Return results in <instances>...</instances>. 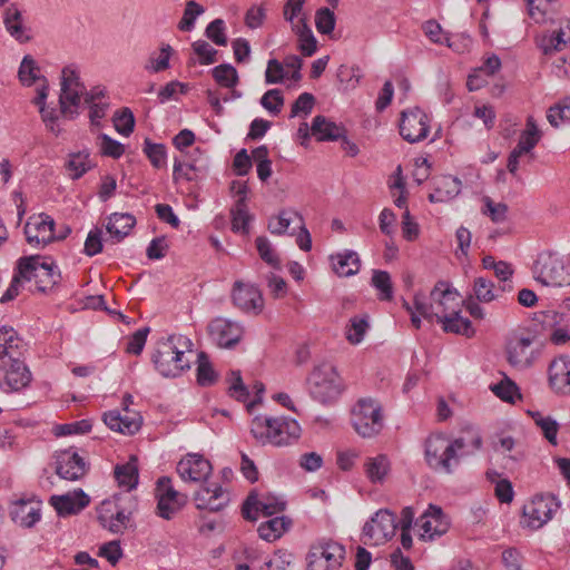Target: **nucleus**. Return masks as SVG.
<instances>
[{"label":"nucleus","mask_w":570,"mask_h":570,"mask_svg":"<svg viewBox=\"0 0 570 570\" xmlns=\"http://www.w3.org/2000/svg\"><path fill=\"white\" fill-rule=\"evenodd\" d=\"M115 129L122 136H129L135 128V117L132 111L125 107L116 111L114 116Z\"/></svg>","instance_id":"13d9d810"},{"label":"nucleus","mask_w":570,"mask_h":570,"mask_svg":"<svg viewBox=\"0 0 570 570\" xmlns=\"http://www.w3.org/2000/svg\"><path fill=\"white\" fill-rule=\"evenodd\" d=\"M335 14L328 8H321L315 14L316 29L322 35H330L335 28Z\"/></svg>","instance_id":"680f3d73"},{"label":"nucleus","mask_w":570,"mask_h":570,"mask_svg":"<svg viewBox=\"0 0 570 570\" xmlns=\"http://www.w3.org/2000/svg\"><path fill=\"white\" fill-rule=\"evenodd\" d=\"M3 24L8 33L19 43L31 40L30 29L23 24L22 12L12 3L3 12Z\"/></svg>","instance_id":"cd10ccee"},{"label":"nucleus","mask_w":570,"mask_h":570,"mask_svg":"<svg viewBox=\"0 0 570 570\" xmlns=\"http://www.w3.org/2000/svg\"><path fill=\"white\" fill-rule=\"evenodd\" d=\"M308 385L312 397L322 404L335 402L344 390L335 366L328 363L314 367L308 377Z\"/></svg>","instance_id":"20e7f679"},{"label":"nucleus","mask_w":570,"mask_h":570,"mask_svg":"<svg viewBox=\"0 0 570 570\" xmlns=\"http://www.w3.org/2000/svg\"><path fill=\"white\" fill-rule=\"evenodd\" d=\"M205 12L203 6L194 0L186 2L183 17L178 22V29L184 32H189L195 28L196 19Z\"/></svg>","instance_id":"de8ad7c7"},{"label":"nucleus","mask_w":570,"mask_h":570,"mask_svg":"<svg viewBox=\"0 0 570 570\" xmlns=\"http://www.w3.org/2000/svg\"><path fill=\"white\" fill-rule=\"evenodd\" d=\"M570 45V20L561 22L560 28L548 38H544L541 43V49L544 55H551L554 51H561L564 47Z\"/></svg>","instance_id":"473e14b6"},{"label":"nucleus","mask_w":570,"mask_h":570,"mask_svg":"<svg viewBox=\"0 0 570 570\" xmlns=\"http://www.w3.org/2000/svg\"><path fill=\"white\" fill-rule=\"evenodd\" d=\"M212 75L217 83L225 88H235L239 81L237 70L229 63L216 66Z\"/></svg>","instance_id":"09e8293b"},{"label":"nucleus","mask_w":570,"mask_h":570,"mask_svg":"<svg viewBox=\"0 0 570 570\" xmlns=\"http://www.w3.org/2000/svg\"><path fill=\"white\" fill-rule=\"evenodd\" d=\"M232 299L234 305L245 313L257 315L264 308L261 291L256 286L240 281L234 284Z\"/></svg>","instance_id":"f3484780"},{"label":"nucleus","mask_w":570,"mask_h":570,"mask_svg":"<svg viewBox=\"0 0 570 570\" xmlns=\"http://www.w3.org/2000/svg\"><path fill=\"white\" fill-rule=\"evenodd\" d=\"M212 464L203 455L188 453L177 464V472L185 481L200 482L207 480L212 473Z\"/></svg>","instance_id":"aec40b11"},{"label":"nucleus","mask_w":570,"mask_h":570,"mask_svg":"<svg viewBox=\"0 0 570 570\" xmlns=\"http://www.w3.org/2000/svg\"><path fill=\"white\" fill-rule=\"evenodd\" d=\"M121 497L114 495L112 501H104V510L98 520L100 524L112 533H121L130 522L131 511L122 508L118 502Z\"/></svg>","instance_id":"dca6fc26"},{"label":"nucleus","mask_w":570,"mask_h":570,"mask_svg":"<svg viewBox=\"0 0 570 570\" xmlns=\"http://www.w3.org/2000/svg\"><path fill=\"white\" fill-rule=\"evenodd\" d=\"M543 324L551 332L557 328L568 327L570 325V314L553 309L547 311L543 313Z\"/></svg>","instance_id":"774afa93"},{"label":"nucleus","mask_w":570,"mask_h":570,"mask_svg":"<svg viewBox=\"0 0 570 570\" xmlns=\"http://www.w3.org/2000/svg\"><path fill=\"white\" fill-rule=\"evenodd\" d=\"M207 169V164L184 163L176 158L174 161L173 178L175 181L181 179L187 181L197 180L206 174Z\"/></svg>","instance_id":"c9c22d12"},{"label":"nucleus","mask_w":570,"mask_h":570,"mask_svg":"<svg viewBox=\"0 0 570 570\" xmlns=\"http://www.w3.org/2000/svg\"><path fill=\"white\" fill-rule=\"evenodd\" d=\"M291 520L285 517H275L258 527L259 537L268 542H273L282 537L289 528Z\"/></svg>","instance_id":"4c0bfd02"},{"label":"nucleus","mask_w":570,"mask_h":570,"mask_svg":"<svg viewBox=\"0 0 570 570\" xmlns=\"http://www.w3.org/2000/svg\"><path fill=\"white\" fill-rule=\"evenodd\" d=\"M208 334L219 347L230 348L240 341L243 328L236 322L216 317L208 324Z\"/></svg>","instance_id":"a211bd4d"},{"label":"nucleus","mask_w":570,"mask_h":570,"mask_svg":"<svg viewBox=\"0 0 570 570\" xmlns=\"http://www.w3.org/2000/svg\"><path fill=\"white\" fill-rule=\"evenodd\" d=\"M372 285L380 292L381 301H390L393 297V287L391 276L385 271H374L372 276Z\"/></svg>","instance_id":"864d4df0"},{"label":"nucleus","mask_w":570,"mask_h":570,"mask_svg":"<svg viewBox=\"0 0 570 570\" xmlns=\"http://www.w3.org/2000/svg\"><path fill=\"white\" fill-rule=\"evenodd\" d=\"M461 181L458 178L444 177L434 193L430 194L429 199L432 203L444 202L453 198L460 193Z\"/></svg>","instance_id":"37998d69"},{"label":"nucleus","mask_w":570,"mask_h":570,"mask_svg":"<svg viewBox=\"0 0 570 570\" xmlns=\"http://www.w3.org/2000/svg\"><path fill=\"white\" fill-rule=\"evenodd\" d=\"M333 268L338 276H352L360 269L358 255L353 250H345L343 254L331 256Z\"/></svg>","instance_id":"72a5a7b5"},{"label":"nucleus","mask_w":570,"mask_h":570,"mask_svg":"<svg viewBox=\"0 0 570 570\" xmlns=\"http://www.w3.org/2000/svg\"><path fill=\"white\" fill-rule=\"evenodd\" d=\"M494 284L484 277L474 279L473 292L478 301L489 303L495 299Z\"/></svg>","instance_id":"0e129e2a"},{"label":"nucleus","mask_w":570,"mask_h":570,"mask_svg":"<svg viewBox=\"0 0 570 570\" xmlns=\"http://www.w3.org/2000/svg\"><path fill=\"white\" fill-rule=\"evenodd\" d=\"M89 156L90 154L88 150H81L69 155L67 169L70 171V177L72 179H79L92 168Z\"/></svg>","instance_id":"79ce46f5"},{"label":"nucleus","mask_w":570,"mask_h":570,"mask_svg":"<svg viewBox=\"0 0 570 570\" xmlns=\"http://www.w3.org/2000/svg\"><path fill=\"white\" fill-rule=\"evenodd\" d=\"M541 138V132L533 119V117H528L527 119V128L520 135L519 141L514 148L522 154L530 153L535 145L539 142Z\"/></svg>","instance_id":"a19ab883"},{"label":"nucleus","mask_w":570,"mask_h":570,"mask_svg":"<svg viewBox=\"0 0 570 570\" xmlns=\"http://www.w3.org/2000/svg\"><path fill=\"white\" fill-rule=\"evenodd\" d=\"M104 422L112 431L132 435L139 431L142 419L137 412L128 411L121 414L112 410L104 414Z\"/></svg>","instance_id":"393cba45"},{"label":"nucleus","mask_w":570,"mask_h":570,"mask_svg":"<svg viewBox=\"0 0 570 570\" xmlns=\"http://www.w3.org/2000/svg\"><path fill=\"white\" fill-rule=\"evenodd\" d=\"M155 495L158 501L157 514L165 520L173 519L187 502V497L174 489L168 476L158 479Z\"/></svg>","instance_id":"f8f14e48"},{"label":"nucleus","mask_w":570,"mask_h":570,"mask_svg":"<svg viewBox=\"0 0 570 570\" xmlns=\"http://www.w3.org/2000/svg\"><path fill=\"white\" fill-rule=\"evenodd\" d=\"M481 445L482 438L472 428L466 429L455 439H450L442 433H433L425 440L424 458L432 470L452 474L460 460L473 455Z\"/></svg>","instance_id":"f257e3e1"},{"label":"nucleus","mask_w":570,"mask_h":570,"mask_svg":"<svg viewBox=\"0 0 570 570\" xmlns=\"http://www.w3.org/2000/svg\"><path fill=\"white\" fill-rule=\"evenodd\" d=\"M298 37L299 50L305 57H311L317 49V41L311 28L307 24L306 18H301L297 23H293L292 29Z\"/></svg>","instance_id":"f704fd0d"},{"label":"nucleus","mask_w":570,"mask_h":570,"mask_svg":"<svg viewBox=\"0 0 570 570\" xmlns=\"http://www.w3.org/2000/svg\"><path fill=\"white\" fill-rule=\"evenodd\" d=\"M353 426L363 438L376 435L383 429V415L380 403L373 399H362L353 412Z\"/></svg>","instance_id":"9d476101"},{"label":"nucleus","mask_w":570,"mask_h":570,"mask_svg":"<svg viewBox=\"0 0 570 570\" xmlns=\"http://www.w3.org/2000/svg\"><path fill=\"white\" fill-rule=\"evenodd\" d=\"M416 311L425 320L442 324V328L446 333H454L466 337H472L475 330L469 318L463 317L460 311H452L450 314L440 315L433 311V305L424 302L421 295L414 296Z\"/></svg>","instance_id":"6e6552de"},{"label":"nucleus","mask_w":570,"mask_h":570,"mask_svg":"<svg viewBox=\"0 0 570 570\" xmlns=\"http://www.w3.org/2000/svg\"><path fill=\"white\" fill-rule=\"evenodd\" d=\"M482 213L493 223H503L507 219L508 206L504 203H495L489 196L483 197Z\"/></svg>","instance_id":"bf43d9fd"},{"label":"nucleus","mask_w":570,"mask_h":570,"mask_svg":"<svg viewBox=\"0 0 570 570\" xmlns=\"http://www.w3.org/2000/svg\"><path fill=\"white\" fill-rule=\"evenodd\" d=\"M142 150L155 168H163L166 165L167 153L165 145L151 142L146 138Z\"/></svg>","instance_id":"6e6d98bb"},{"label":"nucleus","mask_w":570,"mask_h":570,"mask_svg":"<svg viewBox=\"0 0 570 570\" xmlns=\"http://www.w3.org/2000/svg\"><path fill=\"white\" fill-rule=\"evenodd\" d=\"M529 16L535 22H544L546 16L554 10V4L558 0H525Z\"/></svg>","instance_id":"5fc2aeb1"},{"label":"nucleus","mask_w":570,"mask_h":570,"mask_svg":"<svg viewBox=\"0 0 570 570\" xmlns=\"http://www.w3.org/2000/svg\"><path fill=\"white\" fill-rule=\"evenodd\" d=\"M21 338L17 332L10 326L0 327V358L8 356L12 358L18 354Z\"/></svg>","instance_id":"58836bf2"},{"label":"nucleus","mask_w":570,"mask_h":570,"mask_svg":"<svg viewBox=\"0 0 570 570\" xmlns=\"http://www.w3.org/2000/svg\"><path fill=\"white\" fill-rule=\"evenodd\" d=\"M458 297L459 293L455 289H451L444 281H439L431 291L432 301L443 307L444 311L448 308L446 303L455 301Z\"/></svg>","instance_id":"603ef678"},{"label":"nucleus","mask_w":570,"mask_h":570,"mask_svg":"<svg viewBox=\"0 0 570 570\" xmlns=\"http://www.w3.org/2000/svg\"><path fill=\"white\" fill-rule=\"evenodd\" d=\"M389 468V460L385 455H377L376 458L368 459L365 464L366 474L374 483L381 482L385 478Z\"/></svg>","instance_id":"8fccbe9b"},{"label":"nucleus","mask_w":570,"mask_h":570,"mask_svg":"<svg viewBox=\"0 0 570 570\" xmlns=\"http://www.w3.org/2000/svg\"><path fill=\"white\" fill-rule=\"evenodd\" d=\"M85 94V83L75 65H68L61 70L59 107L60 114L69 119H75L81 104V95Z\"/></svg>","instance_id":"423d86ee"},{"label":"nucleus","mask_w":570,"mask_h":570,"mask_svg":"<svg viewBox=\"0 0 570 570\" xmlns=\"http://www.w3.org/2000/svg\"><path fill=\"white\" fill-rule=\"evenodd\" d=\"M344 558V546L335 541H320L308 552V570H338Z\"/></svg>","instance_id":"9b49d317"},{"label":"nucleus","mask_w":570,"mask_h":570,"mask_svg":"<svg viewBox=\"0 0 570 570\" xmlns=\"http://www.w3.org/2000/svg\"><path fill=\"white\" fill-rule=\"evenodd\" d=\"M430 131L429 117L420 108L402 111L400 120V135L411 144L419 142L428 137Z\"/></svg>","instance_id":"4468645a"},{"label":"nucleus","mask_w":570,"mask_h":570,"mask_svg":"<svg viewBox=\"0 0 570 570\" xmlns=\"http://www.w3.org/2000/svg\"><path fill=\"white\" fill-rule=\"evenodd\" d=\"M230 216L232 230L247 235L249 233V223L253 219L252 215L248 213L247 204L235 202V205L230 209Z\"/></svg>","instance_id":"ea45409f"},{"label":"nucleus","mask_w":570,"mask_h":570,"mask_svg":"<svg viewBox=\"0 0 570 570\" xmlns=\"http://www.w3.org/2000/svg\"><path fill=\"white\" fill-rule=\"evenodd\" d=\"M206 37L217 46L227 45L226 26L223 19H215L208 23L205 30Z\"/></svg>","instance_id":"e2e57ef3"},{"label":"nucleus","mask_w":570,"mask_h":570,"mask_svg":"<svg viewBox=\"0 0 570 570\" xmlns=\"http://www.w3.org/2000/svg\"><path fill=\"white\" fill-rule=\"evenodd\" d=\"M250 433L262 444L284 446L298 440L301 426L296 420L286 416H256Z\"/></svg>","instance_id":"7ed1b4c3"},{"label":"nucleus","mask_w":570,"mask_h":570,"mask_svg":"<svg viewBox=\"0 0 570 570\" xmlns=\"http://www.w3.org/2000/svg\"><path fill=\"white\" fill-rule=\"evenodd\" d=\"M549 383L558 394L570 395V357L560 356L549 366Z\"/></svg>","instance_id":"a878e982"},{"label":"nucleus","mask_w":570,"mask_h":570,"mask_svg":"<svg viewBox=\"0 0 570 570\" xmlns=\"http://www.w3.org/2000/svg\"><path fill=\"white\" fill-rule=\"evenodd\" d=\"M368 323L363 317H353L351 324L346 330V340L351 344H358L364 338Z\"/></svg>","instance_id":"69168bd1"},{"label":"nucleus","mask_w":570,"mask_h":570,"mask_svg":"<svg viewBox=\"0 0 570 570\" xmlns=\"http://www.w3.org/2000/svg\"><path fill=\"white\" fill-rule=\"evenodd\" d=\"M416 525L422 530L420 537L423 540H433L449 530L450 523L442 509L430 504L429 509L417 519Z\"/></svg>","instance_id":"6ab92c4d"},{"label":"nucleus","mask_w":570,"mask_h":570,"mask_svg":"<svg viewBox=\"0 0 570 570\" xmlns=\"http://www.w3.org/2000/svg\"><path fill=\"white\" fill-rule=\"evenodd\" d=\"M491 390L499 399L505 402L512 403L514 401V395L520 397L517 384L508 377H505L500 383L492 385Z\"/></svg>","instance_id":"338daca9"},{"label":"nucleus","mask_w":570,"mask_h":570,"mask_svg":"<svg viewBox=\"0 0 570 570\" xmlns=\"http://www.w3.org/2000/svg\"><path fill=\"white\" fill-rule=\"evenodd\" d=\"M217 381V373L213 368L209 357L205 352L197 355V382L202 386H210Z\"/></svg>","instance_id":"c03bdc74"},{"label":"nucleus","mask_w":570,"mask_h":570,"mask_svg":"<svg viewBox=\"0 0 570 570\" xmlns=\"http://www.w3.org/2000/svg\"><path fill=\"white\" fill-rule=\"evenodd\" d=\"M547 119L556 128L561 124L570 122V96L551 106L548 109Z\"/></svg>","instance_id":"49530a36"},{"label":"nucleus","mask_w":570,"mask_h":570,"mask_svg":"<svg viewBox=\"0 0 570 570\" xmlns=\"http://www.w3.org/2000/svg\"><path fill=\"white\" fill-rule=\"evenodd\" d=\"M193 343L185 335H170L157 343L151 360L155 368L164 377H176L190 367L185 352L190 351Z\"/></svg>","instance_id":"f03ea898"},{"label":"nucleus","mask_w":570,"mask_h":570,"mask_svg":"<svg viewBox=\"0 0 570 570\" xmlns=\"http://www.w3.org/2000/svg\"><path fill=\"white\" fill-rule=\"evenodd\" d=\"M136 225V218L128 213H114L106 226L110 237L118 243L122 240Z\"/></svg>","instance_id":"7c9ffc66"},{"label":"nucleus","mask_w":570,"mask_h":570,"mask_svg":"<svg viewBox=\"0 0 570 570\" xmlns=\"http://www.w3.org/2000/svg\"><path fill=\"white\" fill-rule=\"evenodd\" d=\"M256 248L259 254V257L271 265L273 268H281V262L278 258V255L276 254L275 249L273 248L271 242L265 236H258L255 240Z\"/></svg>","instance_id":"4d7b16f0"},{"label":"nucleus","mask_w":570,"mask_h":570,"mask_svg":"<svg viewBox=\"0 0 570 570\" xmlns=\"http://www.w3.org/2000/svg\"><path fill=\"white\" fill-rule=\"evenodd\" d=\"M286 508V502L275 495H266L258 499L255 494H249L243 504V517L247 520L255 521L256 514L252 513L261 511L264 515L271 517L273 514L283 512Z\"/></svg>","instance_id":"412c9836"},{"label":"nucleus","mask_w":570,"mask_h":570,"mask_svg":"<svg viewBox=\"0 0 570 570\" xmlns=\"http://www.w3.org/2000/svg\"><path fill=\"white\" fill-rule=\"evenodd\" d=\"M90 503V498L81 489L73 492H68L62 495H52L50 504L55 508L58 515L67 517L77 514L87 508Z\"/></svg>","instance_id":"5701e85b"},{"label":"nucleus","mask_w":570,"mask_h":570,"mask_svg":"<svg viewBox=\"0 0 570 570\" xmlns=\"http://www.w3.org/2000/svg\"><path fill=\"white\" fill-rule=\"evenodd\" d=\"M311 131L314 136L317 137L318 140H337L340 139L341 137H344V134H345V129L344 127L333 122V121H330L326 117L324 116H316L313 121H312V126H311Z\"/></svg>","instance_id":"2f4dec72"},{"label":"nucleus","mask_w":570,"mask_h":570,"mask_svg":"<svg viewBox=\"0 0 570 570\" xmlns=\"http://www.w3.org/2000/svg\"><path fill=\"white\" fill-rule=\"evenodd\" d=\"M397 518L387 509L379 510L363 527V535L375 544H381L395 535Z\"/></svg>","instance_id":"ddd939ff"},{"label":"nucleus","mask_w":570,"mask_h":570,"mask_svg":"<svg viewBox=\"0 0 570 570\" xmlns=\"http://www.w3.org/2000/svg\"><path fill=\"white\" fill-rule=\"evenodd\" d=\"M19 273L26 281L35 279L38 291L46 292L60 281V272L53 262H47L40 256H29L19 259Z\"/></svg>","instance_id":"0eeeda50"},{"label":"nucleus","mask_w":570,"mask_h":570,"mask_svg":"<svg viewBox=\"0 0 570 570\" xmlns=\"http://www.w3.org/2000/svg\"><path fill=\"white\" fill-rule=\"evenodd\" d=\"M55 220L47 214L29 217L24 225L27 242L32 246H45L56 240Z\"/></svg>","instance_id":"2eb2a0df"},{"label":"nucleus","mask_w":570,"mask_h":570,"mask_svg":"<svg viewBox=\"0 0 570 570\" xmlns=\"http://www.w3.org/2000/svg\"><path fill=\"white\" fill-rule=\"evenodd\" d=\"M532 344L530 337L511 338L505 347L507 360L514 367H527L531 364L529 348Z\"/></svg>","instance_id":"c756f323"},{"label":"nucleus","mask_w":570,"mask_h":570,"mask_svg":"<svg viewBox=\"0 0 570 570\" xmlns=\"http://www.w3.org/2000/svg\"><path fill=\"white\" fill-rule=\"evenodd\" d=\"M294 219L298 220L299 224H303V217L297 212L284 209L277 217L269 220L268 229L272 234L282 235L287 230Z\"/></svg>","instance_id":"a18cd8bd"},{"label":"nucleus","mask_w":570,"mask_h":570,"mask_svg":"<svg viewBox=\"0 0 570 570\" xmlns=\"http://www.w3.org/2000/svg\"><path fill=\"white\" fill-rule=\"evenodd\" d=\"M11 360V364L6 372L4 382L2 389L4 392H18L31 382V372L24 362L20 361L16 356Z\"/></svg>","instance_id":"bb28decb"},{"label":"nucleus","mask_w":570,"mask_h":570,"mask_svg":"<svg viewBox=\"0 0 570 570\" xmlns=\"http://www.w3.org/2000/svg\"><path fill=\"white\" fill-rule=\"evenodd\" d=\"M12 520L24 528L33 527L41 518V502L19 500L11 510Z\"/></svg>","instance_id":"c85d7f7f"},{"label":"nucleus","mask_w":570,"mask_h":570,"mask_svg":"<svg viewBox=\"0 0 570 570\" xmlns=\"http://www.w3.org/2000/svg\"><path fill=\"white\" fill-rule=\"evenodd\" d=\"M228 495L218 484L202 487L194 495L196 508L199 510L220 511L228 503Z\"/></svg>","instance_id":"b1692460"},{"label":"nucleus","mask_w":570,"mask_h":570,"mask_svg":"<svg viewBox=\"0 0 570 570\" xmlns=\"http://www.w3.org/2000/svg\"><path fill=\"white\" fill-rule=\"evenodd\" d=\"M561 502L550 493L537 494L523 507L522 524L531 530H538L548 523L560 509Z\"/></svg>","instance_id":"1a4fd4ad"},{"label":"nucleus","mask_w":570,"mask_h":570,"mask_svg":"<svg viewBox=\"0 0 570 570\" xmlns=\"http://www.w3.org/2000/svg\"><path fill=\"white\" fill-rule=\"evenodd\" d=\"M38 72L39 67L36 60L29 55L24 56L18 71L21 83L28 87L32 86L37 80L41 79Z\"/></svg>","instance_id":"3c124183"},{"label":"nucleus","mask_w":570,"mask_h":570,"mask_svg":"<svg viewBox=\"0 0 570 570\" xmlns=\"http://www.w3.org/2000/svg\"><path fill=\"white\" fill-rule=\"evenodd\" d=\"M173 51L174 50L170 45H163L159 56L157 58L150 56L148 63L145 66V69L151 72H160L168 69Z\"/></svg>","instance_id":"052dcab7"},{"label":"nucleus","mask_w":570,"mask_h":570,"mask_svg":"<svg viewBox=\"0 0 570 570\" xmlns=\"http://www.w3.org/2000/svg\"><path fill=\"white\" fill-rule=\"evenodd\" d=\"M115 479L119 487L126 488L127 491L135 489L138 484L137 459L131 456L127 463L116 465Z\"/></svg>","instance_id":"e433bc0d"},{"label":"nucleus","mask_w":570,"mask_h":570,"mask_svg":"<svg viewBox=\"0 0 570 570\" xmlns=\"http://www.w3.org/2000/svg\"><path fill=\"white\" fill-rule=\"evenodd\" d=\"M57 474L66 480L76 481L82 478L87 472V464L76 451L67 449L60 451L57 455Z\"/></svg>","instance_id":"4be33fe9"},{"label":"nucleus","mask_w":570,"mask_h":570,"mask_svg":"<svg viewBox=\"0 0 570 570\" xmlns=\"http://www.w3.org/2000/svg\"><path fill=\"white\" fill-rule=\"evenodd\" d=\"M532 273L544 286H563L570 284V265L557 253L542 252L538 255Z\"/></svg>","instance_id":"39448f33"}]
</instances>
